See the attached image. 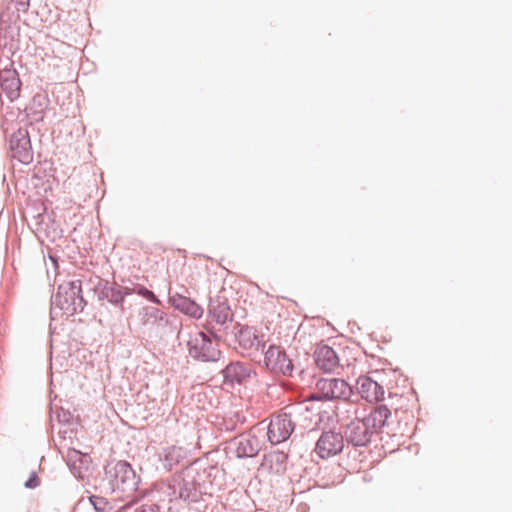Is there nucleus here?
I'll list each match as a JSON object with an SVG mask.
<instances>
[{"instance_id": "c85d7f7f", "label": "nucleus", "mask_w": 512, "mask_h": 512, "mask_svg": "<svg viewBox=\"0 0 512 512\" xmlns=\"http://www.w3.org/2000/svg\"><path fill=\"white\" fill-rule=\"evenodd\" d=\"M40 485V478L35 471H32L24 486L27 489H35Z\"/></svg>"}, {"instance_id": "473e14b6", "label": "nucleus", "mask_w": 512, "mask_h": 512, "mask_svg": "<svg viewBox=\"0 0 512 512\" xmlns=\"http://www.w3.org/2000/svg\"><path fill=\"white\" fill-rule=\"evenodd\" d=\"M223 425H224V429H225L226 431H232V430H234V429H235V425H236V424L233 422V420H232V419H229V420H225V421H224V423H223Z\"/></svg>"}, {"instance_id": "f3484780", "label": "nucleus", "mask_w": 512, "mask_h": 512, "mask_svg": "<svg viewBox=\"0 0 512 512\" xmlns=\"http://www.w3.org/2000/svg\"><path fill=\"white\" fill-rule=\"evenodd\" d=\"M358 394L368 402H380L384 400V387L370 376H360L357 379Z\"/></svg>"}, {"instance_id": "f03ea898", "label": "nucleus", "mask_w": 512, "mask_h": 512, "mask_svg": "<svg viewBox=\"0 0 512 512\" xmlns=\"http://www.w3.org/2000/svg\"><path fill=\"white\" fill-rule=\"evenodd\" d=\"M87 301L83 297L82 281H66L58 285L56 293L51 296L50 316L55 319L59 309L67 316H74L83 312Z\"/></svg>"}, {"instance_id": "7c9ffc66", "label": "nucleus", "mask_w": 512, "mask_h": 512, "mask_svg": "<svg viewBox=\"0 0 512 512\" xmlns=\"http://www.w3.org/2000/svg\"><path fill=\"white\" fill-rule=\"evenodd\" d=\"M135 512H162L160 507L156 504H144L138 507Z\"/></svg>"}, {"instance_id": "5701e85b", "label": "nucleus", "mask_w": 512, "mask_h": 512, "mask_svg": "<svg viewBox=\"0 0 512 512\" xmlns=\"http://www.w3.org/2000/svg\"><path fill=\"white\" fill-rule=\"evenodd\" d=\"M140 315L144 325H156L157 327L165 328L171 324L167 314L153 306L142 308Z\"/></svg>"}, {"instance_id": "2f4dec72", "label": "nucleus", "mask_w": 512, "mask_h": 512, "mask_svg": "<svg viewBox=\"0 0 512 512\" xmlns=\"http://www.w3.org/2000/svg\"><path fill=\"white\" fill-rule=\"evenodd\" d=\"M12 56H3L0 54V73L3 72L2 68H5L7 65V68H14V62L12 61Z\"/></svg>"}, {"instance_id": "6e6552de", "label": "nucleus", "mask_w": 512, "mask_h": 512, "mask_svg": "<svg viewBox=\"0 0 512 512\" xmlns=\"http://www.w3.org/2000/svg\"><path fill=\"white\" fill-rule=\"evenodd\" d=\"M294 430L295 423L292 420L291 413L284 409L270 416V422L267 426V439L272 445H278L287 441Z\"/></svg>"}, {"instance_id": "7ed1b4c3", "label": "nucleus", "mask_w": 512, "mask_h": 512, "mask_svg": "<svg viewBox=\"0 0 512 512\" xmlns=\"http://www.w3.org/2000/svg\"><path fill=\"white\" fill-rule=\"evenodd\" d=\"M221 338L222 336L218 334L213 326L207 328V331L200 330L190 335L187 341L189 356L198 362H218L223 355L219 348Z\"/></svg>"}, {"instance_id": "dca6fc26", "label": "nucleus", "mask_w": 512, "mask_h": 512, "mask_svg": "<svg viewBox=\"0 0 512 512\" xmlns=\"http://www.w3.org/2000/svg\"><path fill=\"white\" fill-rule=\"evenodd\" d=\"M313 358L316 366L323 372L331 373L340 366L337 353L326 344H318L316 346Z\"/></svg>"}, {"instance_id": "f8f14e48", "label": "nucleus", "mask_w": 512, "mask_h": 512, "mask_svg": "<svg viewBox=\"0 0 512 512\" xmlns=\"http://www.w3.org/2000/svg\"><path fill=\"white\" fill-rule=\"evenodd\" d=\"M374 434L369 424L358 417L348 423L343 431L345 442L353 447L368 446Z\"/></svg>"}, {"instance_id": "c756f323", "label": "nucleus", "mask_w": 512, "mask_h": 512, "mask_svg": "<svg viewBox=\"0 0 512 512\" xmlns=\"http://www.w3.org/2000/svg\"><path fill=\"white\" fill-rule=\"evenodd\" d=\"M271 457L272 461H274L277 465L280 466L279 468H277V471H279L280 468H284V464L287 460V455L285 453H276Z\"/></svg>"}, {"instance_id": "9b49d317", "label": "nucleus", "mask_w": 512, "mask_h": 512, "mask_svg": "<svg viewBox=\"0 0 512 512\" xmlns=\"http://www.w3.org/2000/svg\"><path fill=\"white\" fill-rule=\"evenodd\" d=\"M9 155L22 164L33 161V149L30 135L26 128L20 127L9 136Z\"/></svg>"}, {"instance_id": "39448f33", "label": "nucleus", "mask_w": 512, "mask_h": 512, "mask_svg": "<svg viewBox=\"0 0 512 512\" xmlns=\"http://www.w3.org/2000/svg\"><path fill=\"white\" fill-rule=\"evenodd\" d=\"M20 15L12 5L0 8V54L13 56L19 50Z\"/></svg>"}, {"instance_id": "2eb2a0df", "label": "nucleus", "mask_w": 512, "mask_h": 512, "mask_svg": "<svg viewBox=\"0 0 512 512\" xmlns=\"http://www.w3.org/2000/svg\"><path fill=\"white\" fill-rule=\"evenodd\" d=\"M209 315L220 327L217 332L228 329V322L233 321V312L228 304V299L224 296L217 295L215 298H210L209 301Z\"/></svg>"}, {"instance_id": "ddd939ff", "label": "nucleus", "mask_w": 512, "mask_h": 512, "mask_svg": "<svg viewBox=\"0 0 512 512\" xmlns=\"http://www.w3.org/2000/svg\"><path fill=\"white\" fill-rule=\"evenodd\" d=\"M232 333L239 346L246 351H264L266 343L263 335H258L256 330L250 326H243L239 323L233 325Z\"/></svg>"}, {"instance_id": "cd10ccee", "label": "nucleus", "mask_w": 512, "mask_h": 512, "mask_svg": "<svg viewBox=\"0 0 512 512\" xmlns=\"http://www.w3.org/2000/svg\"><path fill=\"white\" fill-rule=\"evenodd\" d=\"M5 5H12V9L19 14V12H26L30 6V0H4L0 8H4Z\"/></svg>"}, {"instance_id": "9d476101", "label": "nucleus", "mask_w": 512, "mask_h": 512, "mask_svg": "<svg viewBox=\"0 0 512 512\" xmlns=\"http://www.w3.org/2000/svg\"><path fill=\"white\" fill-rule=\"evenodd\" d=\"M93 289L99 301H107L114 307L119 308L121 312H124L123 304L125 297L132 294L131 288L121 286L115 281L111 282L102 278H98Z\"/></svg>"}, {"instance_id": "6ab92c4d", "label": "nucleus", "mask_w": 512, "mask_h": 512, "mask_svg": "<svg viewBox=\"0 0 512 512\" xmlns=\"http://www.w3.org/2000/svg\"><path fill=\"white\" fill-rule=\"evenodd\" d=\"M169 303L174 309L195 319H199L203 315V308L194 300L180 293L169 295Z\"/></svg>"}, {"instance_id": "1a4fd4ad", "label": "nucleus", "mask_w": 512, "mask_h": 512, "mask_svg": "<svg viewBox=\"0 0 512 512\" xmlns=\"http://www.w3.org/2000/svg\"><path fill=\"white\" fill-rule=\"evenodd\" d=\"M265 368L276 375L292 377L295 370L293 360L287 355L281 346L271 344L264 351Z\"/></svg>"}, {"instance_id": "bb28decb", "label": "nucleus", "mask_w": 512, "mask_h": 512, "mask_svg": "<svg viewBox=\"0 0 512 512\" xmlns=\"http://www.w3.org/2000/svg\"><path fill=\"white\" fill-rule=\"evenodd\" d=\"M132 290V294L133 293H136L137 295L147 299L148 301H150L151 303H154V304H157V305H161V301L159 300V298L154 294L153 291L149 290L148 288H146L145 286L141 285V284H137L135 285L134 288H131Z\"/></svg>"}, {"instance_id": "f257e3e1", "label": "nucleus", "mask_w": 512, "mask_h": 512, "mask_svg": "<svg viewBox=\"0 0 512 512\" xmlns=\"http://www.w3.org/2000/svg\"><path fill=\"white\" fill-rule=\"evenodd\" d=\"M223 470L202 460H195L174 473L162 486L170 502L198 503L203 496H212L223 485Z\"/></svg>"}, {"instance_id": "a211bd4d", "label": "nucleus", "mask_w": 512, "mask_h": 512, "mask_svg": "<svg viewBox=\"0 0 512 512\" xmlns=\"http://www.w3.org/2000/svg\"><path fill=\"white\" fill-rule=\"evenodd\" d=\"M3 72L0 73V85L2 91L5 93L10 101H15L20 96L21 80L15 68H2Z\"/></svg>"}, {"instance_id": "20e7f679", "label": "nucleus", "mask_w": 512, "mask_h": 512, "mask_svg": "<svg viewBox=\"0 0 512 512\" xmlns=\"http://www.w3.org/2000/svg\"><path fill=\"white\" fill-rule=\"evenodd\" d=\"M104 475L113 492L118 491L126 496L136 492L140 483V477L132 465L125 460L108 463L104 467Z\"/></svg>"}, {"instance_id": "f704fd0d", "label": "nucleus", "mask_w": 512, "mask_h": 512, "mask_svg": "<svg viewBox=\"0 0 512 512\" xmlns=\"http://www.w3.org/2000/svg\"><path fill=\"white\" fill-rule=\"evenodd\" d=\"M116 512H122L121 510H117Z\"/></svg>"}, {"instance_id": "a878e982", "label": "nucleus", "mask_w": 512, "mask_h": 512, "mask_svg": "<svg viewBox=\"0 0 512 512\" xmlns=\"http://www.w3.org/2000/svg\"><path fill=\"white\" fill-rule=\"evenodd\" d=\"M88 498L95 512H110L113 509L111 503L104 497L90 495Z\"/></svg>"}, {"instance_id": "aec40b11", "label": "nucleus", "mask_w": 512, "mask_h": 512, "mask_svg": "<svg viewBox=\"0 0 512 512\" xmlns=\"http://www.w3.org/2000/svg\"><path fill=\"white\" fill-rule=\"evenodd\" d=\"M91 463L92 458L87 453H82L75 449L68 452L67 464L72 474L77 478H84L85 473L90 469Z\"/></svg>"}, {"instance_id": "0eeeda50", "label": "nucleus", "mask_w": 512, "mask_h": 512, "mask_svg": "<svg viewBox=\"0 0 512 512\" xmlns=\"http://www.w3.org/2000/svg\"><path fill=\"white\" fill-rule=\"evenodd\" d=\"M223 386L234 389L236 386H247L257 373L254 366L246 361H230L221 371Z\"/></svg>"}, {"instance_id": "4be33fe9", "label": "nucleus", "mask_w": 512, "mask_h": 512, "mask_svg": "<svg viewBox=\"0 0 512 512\" xmlns=\"http://www.w3.org/2000/svg\"><path fill=\"white\" fill-rule=\"evenodd\" d=\"M187 452L181 447H168L160 455V461L166 471H172L178 465H184Z\"/></svg>"}, {"instance_id": "412c9836", "label": "nucleus", "mask_w": 512, "mask_h": 512, "mask_svg": "<svg viewBox=\"0 0 512 512\" xmlns=\"http://www.w3.org/2000/svg\"><path fill=\"white\" fill-rule=\"evenodd\" d=\"M391 416V410L385 404H379L375 406L367 417L363 420L366 424H369L371 430L376 434L381 432L388 424V419Z\"/></svg>"}, {"instance_id": "423d86ee", "label": "nucleus", "mask_w": 512, "mask_h": 512, "mask_svg": "<svg viewBox=\"0 0 512 512\" xmlns=\"http://www.w3.org/2000/svg\"><path fill=\"white\" fill-rule=\"evenodd\" d=\"M318 393L312 397L313 400H342L344 402L350 401L352 396L358 397V394L353 392L352 387L343 379L340 378H322L316 383Z\"/></svg>"}, {"instance_id": "393cba45", "label": "nucleus", "mask_w": 512, "mask_h": 512, "mask_svg": "<svg viewBox=\"0 0 512 512\" xmlns=\"http://www.w3.org/2000/svg\"><path fill=\"white\" fill-rule=\"evenodd\" d=\"M48 99L46 96L42 94H36L33 97L32 100V108H34V111L32 112L34 119L36 121L43 119V112L45 108L47 107Z\"/></svg>"}, {"instance_id": "b1692460", "label": "nucleus", "mask_w": 512, "mask_h": 512, "mask_svg": "<svg viewBox=\"0 0 512 512\" xmlns=\"http://www.w3.org/2000/svg\"><path fill=\"white\" fill-rule=\"evenodd\" d=\"M260 450L257 438H241L236 444V456L238 458L255 457Z\"/></svg>"}, {"instance_id": "4468645a", "label": "nucleus", "mask_w": 512, "mask_h": 512, "mask_svg": "<svg viewBox=\"0 0 512 512\" xmlns=\"http://www.w3.org/2000/svg\"><path fill=\"white\" fill-rule=\"evenodd\" d=\"M344 442L343 433L325 431L318 439L315 450L322 459H325L342 452Z\"/></svg>"}, {"instance_id": "72a5a7b5", "label": "nucleus", "mask_w": 512, "mask_h": 512, "mask_svg": "<svg viewBox=\"0 0 512 512\" xmlns=\"http://www.w3.org/2000/svg\"><path fill=\"white\" fill-rule=\"evenodd\" d=\"M65 422H68V418L66 417V415L64 414V420Z\"/></svg>"}]
</instances>
